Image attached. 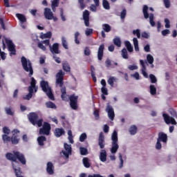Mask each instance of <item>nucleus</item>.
I'll use <instances>...</instances> for the list:
<instances>
[{
  "mask_svg": "<svg viewBox=\"0 0 177 177\" xmlns=\"http://www.w3.org/2000/svg\"><path fill=\"white\" fill-rule=\"evenodd\" d=\"M113 44H114V45L118 46V48H120V46H121V39L118 37H115L113 39Z\"/></svg>",
  "mask_w": 177,
  "mask_h": 177,
  "instance_id": "obj_32",
  "label": "nucleus"
},
{
  "mask_svg": "<svg viewBox=\"0 0 177 177\" xmlns=\"http://www.w3.org/2000/svg\"><path fill=\"white\" fill-rule=\"evenodd\" d=\"M162 145H161V141L157 140L156 145V149L157 150H160L161 149Z\"/></svg>",
  "mask_w": 177,
  "mask_h": 177,
  "instance_id": "obj_60",
  "label": "nucleus"
},
{
  "mask_svg": "<svg viewBox=\"0 0 177 177\" xmlns=\"http://www.w3.org/2000/svg\"><path fill=\"white\" fill-rule=\"evenodd\" d=\"M44 17L47 20L53 19V12H52V10L48 8H46L44 9Z\"/></svg>",
  "mask_w": 177,
  "mask_h": 177,
  "instance_id": "obj_15",
  "label": "nucleus"
},
{
  "mask_svg": "<svg viewBox=\"0 0 177 177\" xmlns=\"http://www.w3.org/2000/svg\"><path fill=\"white\" fill-rule=\"evenodd\" d=\"M37 142H38L39 146H44L45 145L44 142H46V137L44 136H41L38 137Z\"/></svg>",
  "mask_w": 177,
  "mask_h": 177,
  "instance_id": "obj_30",
  "label": "nucleus"
},
{
  "mask_svg": "<svg viewBox=\"0 0 177 177\" xmlns=\"http://www.w3.org/2000/svg\"><path fill=\"white\" fill-rule=\"evenodd\" d=\"M82 161H83L84 166L86 168H89V158H84Z\"/></svg>",
  "mask_w": 177,
  "mask_h": 177,
  "instance_id": "obj_45",
  "label": "nucleus"
},
{
  "mask_svg": "<svg viewBox=\"0 0 177 177\" xmlns=\"http://www.w3.org/2000/svg\"><path fill=\"white\" fill-rule=\"evenodd\" d=\"M59 6V0H53L51 3V8H57Z\"/></svg>",
  "mask_w": 177,
  "mask_h": 177,
  "instance_id": "obj_49",
  "label": "nucleus"
},
{
  "mask_svg": "<svg viewBox=\"0 0 177 177\" xmlns=\"http://www.w3.org/2000/svg\"><path fill=\"white\" fill-rule=\"evenodd\" d=\"M3 132L4 133V135H9L10 133V129L6 127H4L3 128Z\"/></svg>",
  "mask_w": 177,
  "mask_h": 177,
  "instance_id": "obj_55",
  "label": "nucleus"
},
{
  "mask_svg": "<svg viewBox=\"0 0 177 177\" xmlns=\"http://www.w3.org/2000/svg\"><path fill=\"white\" fill-rule=\"evenodd\" d=\"M101 91L102 95H109V91H107V88L106 87H102Z\"/></svg>",
  "mask_w": 177,
  "mask_h": 177,
  "instance_id": "obj_59",
  "label": "nucleus"
},
{
  "mask_svg": "<svg viewBox=\"0 0 177 177\" xmlns=\"http://www.w3.org/2000/svg\"><path fill=\"white\" fill-rule=\"evenodd\" d=\"M64 147L65 149L64 150L62 151V154L64 155V156L66 157V158H68V157L70 156H71V151H72V149H71V145H68L67 143H64Z\"/></svg>",
  "mask_w": 177,
  "mask_h": 177,
  "instance_id": "obj_11",
  "label": "nucleus"
},
{
  "mask_svg": "<svg viewBox=\"0 0 177 177\" xmlns=\"http://www.w3.org/2000/svg\"><path fill=\"white\" fill-rule=\"evenodd\" d=\"M125 46L129 52H133V47L132 46V44H131V42L127 41H125Z\"/></svg>",
  "mask_w": 177,
  "mask_h": 177,
  "instance_id": "obj_33",
  "label": "nucleus"
},
{
  "mask_svg": "<svg viewBox=\"0 0 177 177\" xmlns=\"http://www.w3.org/2000/svg\"><path fill=\"white\" fill-rule=\"evenodd\" d=\"M104 50V44H101L98 48L97 59L102 60L103 58V51Z\"/></svg>",
  "mask_w": 177,
  "mask_h": 177,
  "instance_id": "obj_23",
  "label": "nucleus"
},
{
  "mask_svg": "<svg viewBox=\"0 0 177 177\" xmlns=\"http://www.w3.org/2000/svg\"><path fill=\"white\" fill-rule=\"evenodd\" d=\"M95 67L93 66H91V77L93 78V81L94 82H96L97 79H96V76H95L96 73H95Z\"/></svg>",
  "mask_w": 177,
  "mask_h": 177,
  "instance_id": "obj_34",
  "label": "nucleus"
},
{
  "mask_svg": "<svg viewBox=\"0 0 177 177\" xmlns=\"http://www.w3.org/2000/svg\"><path fill=\"white\" fill-rule=\"evenodd\" d=\"M21 62L24 70L26 73H29L28 77H31L30 86H29L28 88V91L29 93L24 97V99H26V100H30V99L32 97L34 92L35 93H36V92H38V86H37V80H35V78L32 77L34 74V69L32 68V64L31 63V61H30V59H27L26 57H21Z\"/></svg>",
  "mask_w": 177,
  "mask_h": 177,
  "instance_id": "obj_2",
  "label": "nucleus"
},
{
  "mask_svg": "<svg viewBox=\"0 0 177 177\" xmlns=\"http://www.w3.org/2000/svg\"><path fill=\"white\" fill-rule=\"evenodd\" d=\"M16 17H17L18 20L23 24V23H26L27 21V19L26 18V16H24L22 14H16Z\"/></svg>",
  "mask_w": 177,
  "mask_h": 177,
  "instance_id": "obj_27",
  "label": "nucleus"
},
{
  "mask_svg": "<svg viewBox=\"0 0 177 177\" xmlns=\"http://www.w3.org/2000/svg\"><path fill=\"white\" fill-rule=\"evenodd\" d=\"M65 74L62 70L58 71L56 74V85H59V88H61V98L62 100L64 102H68L69 100L71 109L72 110H78V95L75 94L67 95L66 87H63V85H64L63 80H64Z\"/></svg>",
  "mask_w": 177,
  "mask_h": 177,
  "instance_id": "obj_1",
  "label": "nucleus"
},
{
  "mask_svg": "<svg viewBox=\"0 0 177 177\" xmlns=\"http://www.w3.org/2000/svg\"><path fill=\"white\" fill-rule=\"evenodd\" d=\"M165 8L168 9V8L171 7V1L170 0H163Z\"/></svg>",
  "mask_w": 177,
  "mask_h": 177,
  "instance_id": "obj_56",
  "label": "nucleus"
},
{
  "mask_svg": "<svg viewBox=\"0 0 177 177\" xmlns=\"http://www.w3.org/2000/svg\"><path fill=\"white\" fill-rule=\"evenodd\" d=\"M125 16H127V10L124 9L120 14V18L125 19Z\"/></svg>",
  "mask_w": 177,
  "mask_h": 177,
  "instance_id": "obj_61",
  "label": "nucleus"
},
{
  "mask_svg": "<svg viewBox=\"0 0 177 177\" xmlns=\"http://www.w3.org/2000/svg\"><path fill=\"white\" fill-rule=\"evenodd\" d=\"M165 122L167 124H171V125H176L177 122L176 120H175V119L172 117H170L168 115V114L166 113H163L162 114Z\"/></svg>",
  "mask_w": 177,
  "mask_h": 177,
  "instance_id": "obj_12",
  "label": "nucleus"
},
{
  "mask_svg": "<svg viewBox=\"0 0 177 177\" xmlns=\"http://www.w3.org/2000/svg\"><path fill=\"white\" fill-rule=\"evenodd\" d=\"M85 139H86V133H83L80 136V142H84Z\"/></svg>",
  "mask_w": 177,
  "mask_h": 177,
  "instance_id": "obj_52",
  "label": "nucleus"
},
{
  "mask_svg": "<svg viewBox=\"0 0 177 177\" xmlns=\"http://www.w3.org/2000/svg\"><path fill=\"white\" fill-rule=\"evenodd\" d=\"M50 129H52L50 124L44 122L42 128L39 129V135H46L48 136L50 133Z\"/></svg>",
  "mask_w": 177,
  "mask_h": 177,
  "instance_id": "obj_8",
  "label": "nucleus"
},
{
  "mask_svg": "<svg viewBox=\"0 0 177 177\" xmlns=\"http://www.w3.org/2000/svg\"><path fill=\"white\" fill-rule=\"evenodd\" d=\"M115 81H117V78H115V77H111L108 80V84L109 85H111V86H114V82H115Z\"/></svg>",
  "mask_w": 177,
  "mask_h": 177,
  "instance_id": "obj_43",
  "label": "nucleus"
},
{
  "mask_svg": "<svg viewBox=\"0 0 177 177\" xmlns=\"http://www.w3.org/2000/svg\"><path fill=\"white\" fill-rule=\"evenodd\" d=\"M50 50L51 53H55L56 55L60 53V50H59V44L55 43L53 44V46L50 45Z\"/></svg>",
  "mask_w": 177,
  "mask_h": 177,
  "instance_id": "obj_19",
  "label": "nucleus"
},
{
  "mask_svg": "<svg viewBox=\"0 0 177 177\" xmlns=\"http://www.w3.org/2000/svg\"><path fill=\"white\" fill-rule=\"evenodd\" d=\"M106 67L108 68H114L115 66H118L117 62H111L110 59H107L105 62Z\"/></svg>",
  "mask_w": 177,
  "mask_h": 177,
  "instance_id": "obj_24",
  "label": "nucleus"
},
{
  "mask_svg": "<svg viewBox=\"0 0 177 177\" xmlns=\"http://www.w3.org/2000/svg\"><path fill=\"white\" fill-rule=\"evenodd\" d=\"M6 158H7L8 161H12V162H17V160H19V162H21L22 165H26L27 162L24 155L16 151H13L12 153H7L6 154Z\"/></svg>",
  "mask_w": 177,
  "mask_h": 177,
  "instance_id": "obj_3",
  "label": "nucleus"
},
{
  "mask_svg": "<svg viewBox=\"0 0 177 177\" xmlns=\"http://www.w3.org/2000/svg\"><path fill=\"white\" fill-rule=\"evenodd\" d=\"M40 86L43 92L46 93L50 100H55V96L53 95V93H52V88L49 86V82H48V81L41 80L40 82Z\"/></svg>",
  "mask_w": 177,
  "mask_h": 177,
  "instance_id": "obj_5",
  "label": "nucleus"
},
{
  "mask_svg": "<svg viewBox=\"0 0 177 177\" xmlns=\"http://www.w3.org/2000/svg\"><path fill=\"white\" fill-rule=\"evenodd\" d=\"M93 2L95 5H91V6L90 7V10H91V12H96L97 6H99L100 5V1L99 0H93Z\"/></svg>",
  "mask_w": 177,
  "mask_h": 177,
  "instance_id": "obj_29",
  "label": "nucleus"
},
{
  "mask_svg": "<svg viewBox=\"0 0 177 177\" xmlns=\"http://www.w3.org/2000/svg\"><path fill=\"white\" fill-rule=\"evenodd\" d=\"M140 64L142 66L141 73H142V75H144V77L145 78H149V74H147V72H146L147 69H146V65L145 64V61H143V59H140Z\"/></svg>",
  "mask_w": 177,
  "mask_h": 177,
  "instance_id": "obj_18",
  "label": "nucleus"
},
{
  "mask_svg": "<svg viewBox=\"0 0 177 177\" xmlns=\"http://www.w3.org/2000/svg\"><path fill=\"white\" fill-rule=\"evenodd\" d=\"M102 30L105 31V32H110L111 31V26L107 24H102Z\"/></svg>",
  "mask_w": 177,
  "mask_h": 177,
  "instance_id": "obj_35",
  "label": "nucleus"
},
{
  "mask_svg": "<svg viewBox=\"0 0 177 177\" xmlns=\"http://www.w3.org/2000/svg\"><path fill=\"white\" fill-rule=\"evenodd\" d=\"M80 151L81 156H86V154H88V149L85 147H81L80 148Z\"/></svg>",
  "mask_w": 177,
  "mask_h": 177,
  "instance_id": "obj_40",
  "label": "nucleus"
},
{
  "mask_svg": "<svg viewBox=\"0 0 177 177\" xmlns=\"http://www.w3.org/2000/svg\"><path fill=\"white\" fill-rule=\"evenodd\" d=\"M1 59V60H6V53L5 52L0 53Z\"/></svg>",
  "mask_w": 177,
  "mask_h": 177,
  "instance_id": "obj_64",
  "label": "nucleus"
},
{
  "mask_svg": "<svg viewBox=\"0 0 177 177\" xmlns=\"http://www.w3.org/2000/svg\"><path fill=\"white\" fill-rule=\"evenodd\" d=\"M106 113H108V117L109 120L113 121L114 120V117H115V115L114 114V109H113V106L111 105H107L106 109Z\"/></svg>",
  "mask_w": 177,
  "mask_h": 177,
  "instance_id": "obj_13",
  "label": "nucleus"
},
{
  "mask_svg": "<svg viewBox=\"0 0 177 177\" xmlns=\"http://www.w3.org/2000/svg\"><path fill=\"white\" fill-rule=\"evenodd\" d=\"M62 68L64 71H66V73H70V71H71V67H70V64H68V62H67L66 61L62 63Z\"/></svg>",
  "mask_w": 177,
  "mask_h": 177,
  "instance_id": "obj_25",
  "label": "nucleus"
},
{
  "mask_svg": "<svg viewBox=\"0 0 177 177\" xmlns=\"http://www.w3.org/2000/svg\"><path fill=\"white\" fill-rule=\"evenodd\" d=\"M6 114L7 115H15V112L12 111V107H6L5 108Z\"/></svg>",
  "mask_w": 177,
  "mask_h": 177,
  "instance_id": "obj_37",
  "label": "nucleus"
},
{
  "mask_svg": "<svg viewBox=\"0 0 177 177\" xmlns=\"http://www.w3.org/2000/svg\"><path fill=\"white\" fill-rule=\"evenodd\" d=\"M129 132H130L131 135H135V133H136V132H138V128L136 127V126H135V125L131 126L130 127Z\"/></svg>",
  "mask_w": 177,
  "mask_h": 177,
  "instance_id": "obj_39",
  "label": "nucleus"
},
{
  "mask_svg": "<svg viewBox=\"0 0 177 177\" xmlns=\"http://www.w3.org/2000/svg\"><path fill=\"white\" fill-rule=\"evenodd\" d=\"M122 57L123 59H128V51H127L126 48L122 50Z\"/></svg>",
  "mask_w": 177,
  "mask_h": 177,
  "instance_id": "obj_47",
  "label": "nucleus"
},
{
  "mask_svg": "<svg viewBox=\"0 0 177 177\" xmlns=\"http://www.w3.org/2000/svg\"><path fill=\"white\" fill-rule=\"evenodd\" d=\"M51 37H52V32H47L44 35H41L40 36V38H41V39H44L45 38H51Z\"/></svg>",
  "mask_w": 177,
  "mask_h": 177,
  "instance_id": "obj_44",
  "label": "nucleus"
},
{
  "mask_svg": "<svg viewBox=\"0 0 177 177\" xmlns=\"http://www.w3.org/2000/svg\"><path fill=\"white\" fill-rule=\"evenodd\" d=\"M148 9H149V7H147V6H144L143 10H142L144 17L145 19H149V17L150 25L151 26V27H154V26H156V22L154 21V15L153 14L149 15V12H147Z\"/></svg>",
  "mask_w": 177,
  "mask_h": 177,
  "instance_id": "obj_7",
  "label": "nucleus"
},
{
  "mask_svg": "<svg viewBox=\"0 0 177 177\" xmlns=\"http://www.w3.org/2000/svg\"><path fill=\"white\" fill-rule=\"evenodd\" d=\"M6 44L8 46L9 52H10V56H12V55H16V48H15V44H13V41L12 40L6 39Z\"/></svg>",
  "mask_w": 177,
  "mask_h": 177,
  "instance_id": "obj_10",
  "label": "nucleus"
},
{
  "mask_svg": "<svg viewBox=\"0 0 177 177\" xmlns=\"http://www.w3.org/2000/svg\"><path fill=\"white\" fill-rule=\"evenodd\" d=\"M100 160L102 162H106V161H107V152L106 150L102 149L100 151Z\"/></svg>",
  "mask_w": 177,
  "mask_h": 177,
  "instance_id": "obj_22",
  "label": "nucleus"
},
{
  "mask_svg": "<svg viewBox=\"0 0 177 177\" xmlns=\"http://www.w3.org/2000/svg\"><path fill=\"white\" fill-rule=\"evenodd\" d=\"M119 158L120 160V164L119 168H122V167L124 165V160H122V155H121V153H119Z\"/></svg>",
  "mask_w": 177,
  "mask_h": 177,
  "instance_id": "obj_58",
  "label": "nucleus"
},
{
  "mask_svg": "<svg viewBox=\"0 0 177 177\" xmlns=\"http://www.w3.org/2000/svg\"><path fill=\"white\" fill-rule=\"evenodd\" d=\"M133 42L136 52H139V41H138V39L136 37H134L133 39Z\"/></svg>",
  "mask_w": 177,
  "mask_h": 177,
  "instance_id": "obj_31",
  "label": "nucleus"
},
{
  "mask_svg": "<svg viewBox=\"0 0 177 177\" xmlns=\"http://www.w3.org/2000/svg\"><path fill=\"white\" fill-rule=\"evenodd\" d=\"M38 114L35 112H30L28 114V119L30 123L34 126L37 125L39 127H42V122L44 120L42 119L38 120Z\"/></svg>",
  "mask_w": 177,
  "mask_h": 177,
  "instance_id": "obj_6",
  "label": "nucleus"
},
{
  "mask_svg": "<svg viewBox=\"0 0 177 177\" xmlns=\"http://www.w3.org/2000/svg\"><path fill=\"white\" fill-rule=\"evenodd\" d=\"M147 60L149 64H153V63H154V57H153L150 54L147 55Z\"/></svg>",
  "mask_w": 177,
  "mask_h": 177,
  "instance_id": "obj_42",
  "label": "nucleus"
},
{
  "mask_svg": "<svg viewBox=\"0 0 177 177\" xmlns=\"http://www.w3.org/2000/svg\"><path fill=\"white\" fill-rule=\"evenodd\" d=\"M169 113L171 115H172L173 117H175V118H177V113H176V111H175V110L170 109Z\"/></svg>",
  "mask_w": 177,
  "mask_h": 177,
  "instance_id": "obj_62",
  "label": "nucleus"
},
{
  "mask_svg": "<svg viewBox=\"0 0 177 177\" xmlns=\"http://www.w3.org/2000/svg\"><path fill=\"white\" fill-rule=\"evenodd\" d=\"M150 93L151 95H156L157 93V88L153 84L150 86Z\"/></svg>",
  "mask_w": 177,
  "mask_h": 177,
  "instance_id": "obj_46",
  "label": "nucleus"
},
{
  "mask_svg": "<svg viewBox=\"0 0 177 177\" xmlns=\"http://www.w3.org/2000/svg\"><path fill=\"white\" fill-rule=\"evenodd\" d=\"M46 172L48 175H53L55 174V166L52 162H47Z\"/></svg>",
  "mask_w": 177,
  "mask_h": 177,
  "instance_id": "obj_16",
  "label": "nucleus"
},
{
  "mask_svg": "<svg viewBox=\"0 0 177 177\" xmlns=\"http://www.w3.org/2000/svg\"><path fill=\"white\" fill-rule=\"evenodd\" d=\"M62 46H63V48H64V49H68V45L67 44V40H66V37H63L62 38Z\"/></svg>",
  "mask_w": 177,
  "mask_h": 177,
  "instance_id": "obj_41",
  "label": "nucleus"
},
{
  "mask_svg": "<svg viewBox=\"0 0 177 177\" xmlns=\"http://www.w3.org/2000/svg\"><path fill=\"white\" fill-rule=\"evenodd\" d=\"M12 168L15 171V176L24 177L23 176H21V169H20V167H19V169H17L16 165H15V164L12 163Z\"/></svg>",
  "mask_w": 177,
  "mask_h": 177,
  "instance_id": "obj_26",
  "label": "nucleus"
},
{
  "mask_svg": "<svg viewBox=\"0 0 177 177\" xmlns=\"http://www.w3.org/2000/svg\"><path fill=\"white\" fill-rule=\"evenodd\" d=\"M133 35H136L137 38H140V30L139 29L133 31Z\"/></svg>",
  "mask_w": 177,
  "mask_h": 177,
  "instance_id": "obj_54",
  "label": "nucleus"
},
{
  "mask_svg": "<svg viewBox=\"0 0 177 177\" xmlns=\"http://www.w3.org/2000/svg\"><path fill=\"white\" fill-rule=\"evenodd\" d=\"M149 78L151 80V82L152 84H156L157 82V78L156 76L153 74L149 75Z\"/></svg>",
  "mask_w": 177,
  "mask_h": 177,
  "instance_id": "obj_48",
  "label": "nucleus"
},
{
  "mask_svg": "<svg viewBox=\"0 0 177 177\" xmlns=\"http://www.w3.org/2000/svg\"><path fill=\"white\" fill-rule=\"evenodd\" d=\"M78 2L80 5V8L82 9V10L85 9V8H86V5L84 3V0H78Z\"/></svg>",
  "mask_w": 177,
  "mask_h": 177,
  "instance_id": "obj_53",
  "label": "nucleus"
},
{
  "mask_svg": "<svg viewBox=\"0 0 177 177\" xmlns=\"http://www.w3.org/2000/svg\"><path fill=\"white\" fill-rule=\"evenodd\" d=\"M165 28H169L171 27V25L169 24V19H165Z\"/></svg>",
  "mask_w": 177,
  "mask_h": 177,
  "instance_id": "obj_63",
  "label": "nucleus"
},
{
  "mask_svg": "<svg viewBox=\"0 0 177 177\" xmlns=\"http://www.w3.org/2000/svg\"><path fill=\"white\" fill-rule=\"evenodd\" d=\"M111 140H112V147L111 148V153L112 155L109 156L110 160L111 161H115V153L118 151L120 146H118V133L117 131L114 130L112 136H111Z\"/></svg>",
  "mask_w": 177,
  "mask_h": 177,
  "instance_id": "obj_4",
  "label": "nucleus"
},
{
  "mask_svg": "<svg viewBox=\"0 0 177 177\" xmlns=\"http://www.w3.org/2000/svg\"><path fill=\"white\" fill-rule=\"evenodd\" d=\"M158 140L162 142L163 143H167V141L168 140V136L162 132H160L158 133Z\"/></svg>",
  "mask_w": 177,
  "mask_h": 177,
  "instance_id": "obj_20",
  "label": "nucleus"
},
{
  "mask_svg": "<svg viewBox=\"0 0 177 177\" xmlns=\"http://www.w3.org/2000/svg\"><path fill=\"white\" fill-rule=\"evenodd\" d=\"M129 70H131V71H133V70H138V66L133 64V65H129L128 66Z\"/></svg>",
  "mask_w": 177,
  "mask_h": 177,
  "instance_id": "obj_57",
  "label": "nucleus"
},
{
  "mask_svg": "<svg viewBox=\"0 0 177 177\" xmlns=\"http://www.w3.org/2000/svg\"><path fill=\"white\" fill-rule=\"evenodd\" d=\"M64 133H66V131H64V128H56L54 135L56 138H60V136L64 135Z\"/></svg>",
  "mask_w": 177,
  "mask_h": 177,
  "instance_id": "obj_21",
  "label": "nucleus"
},
{
  "mask_svg": "<svg viewBox=\"0 0 177 177\" xmlns=\"http://www.w3.org/2000/svg\"><path fill=\"white\" fill-rule=\"evenodd\" d=\"M2 140L3 143L8 145V143H10L11 142V137L9 136L8 134H3L2 135Z\"/></svg>",
  "mask_w": 177,
  "mask_h": 177,
  "instance_id": "obj_28",
  "label": "nucleus"
},
{
  "mask_svg": "<svg viewBox=\"0 0 177 177\" xmlns=\"http://www.w3.org/2000/svg\"><path fill=\"white\" fill-rule=\"evenodd\" d=\"M83 20H84L85 26L89 27V11L88 10L83 12Z\"/></svg>",
  "mask_w": 177,
  "mask_h": 177,
  "instance_id": "obj_17",
  "label": "nucleus"
},
{
  "mask_svg": "<svg viewBox=\"0 0 177 177\" xmlns=\"http://www.w3.org/2000/svg\"><path fill=\"white\" fill-rule=\"evenodd\" d=\"M78 37H80V32H76L75 33V42L77 45H80V40H78Z\"/></svg>",
  "mask_w": 177,
  "mask_h": 177,
  "instance_id": "obj_50",
  "label": "nucleus"
},
{
  "mask_svg": "<svg viewBox=\"0 0 177 177\" xmlns=\"http://www.w3.org/2000/svg\"><path fill=\"white\" fill-rule=\"evenodd\" d=\"M12 136H11V143L12 145H17L20 142V138H19V133L20 131L17 129H15L12 131Z\"/></svg>",
  "mask_w": 177,
  "mask_h": 177,
  "instance_id": "obj_9",
  "label": "nucleus"
},
{
  "mask_svg": "<svg viewBox=\"0 0 177 177\" xmlns=\"http://www.w3.org/2000/svg\"><path fill=\"white\" fill-rule=\"evenodd\" d=\"M98 145L100 146V149H104V146L106 145V141L104 140V134L103 133V132H101L98 137Z\"/></svg>",
  "mask_w": 177,
  "mask_h": 177,
  "instance_id": "obj_14",
  "label": "nucleus"
},
{
  "mask_svg": "<svg viewBox=\"0 0 177 177\" xmlns=\"http://www.w3.org/2000/svg\"><path fill=\"white\" fill-rule=\"evenodd\" d=\"M37 46L38 48H39V49H41V50H44V52L45 50H46V47L44 46V44L42 42H39Z\"/></svg>",
  "mask_w": 177,
  "mask_h": 177,
  "instance_id": "obj_51",
  "label": "nucleus"
},
{
  "mask_svg": "<svg viewBox=\"0 0 177 177\" xmlns=\"http://www.w3.org/2000/svg\"><path fill=\"white\" fill-rule=\"evenodd\" d=\"M46 107L47 109H57L56 104L50 101L46 102Z\"/></svg>",
  "mask_w": 177,
  "mask_h": 177,
  "instance_id": "obj_36",
  "label": "nucleus"
},
{
  "mask_svg": "<svg viewBox=\"0 0 177 177\" xmlns=\"http://www.w3.org/2000/svg\"><path fill=\"white\" fill-rule=\"evenodd\" d=\"M102 5L103 8L106 10H109L110 9V3H109V1H107V0H103Z\"/></svg>",
  "mask_w": 177,
  "mask_h": 177,
  "instance_id": "obj_38",
  "label": "nucleus"
}]
</instances>
